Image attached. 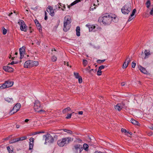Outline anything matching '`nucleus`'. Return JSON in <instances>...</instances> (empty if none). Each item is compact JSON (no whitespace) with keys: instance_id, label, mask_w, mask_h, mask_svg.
I'll list each match as a JSON object with an SVG mask.
<instances>
[{"instance_id":"nucleus-42","label":"nucleus","mask_w":153,"mask_h":153,"mask_svg":"<svg viewBox=\"0 0 153 153\" xmlns=\"http://www.w3.org/2000/svg\"><path fill=\"white\" fill-rule=\"evenodd\" d=\"M105 59H104L102 60H100L99 59L97 60V63H101L104 62L105 61Z\"/></svg>"},{"instance_id":"nucleus-54","label":"nucleus","mask_w":153,"mask_h":153,"mask_svg":"<svg viewBox=\"0 0 153 153\" xmlns=\"http://www.w3.org/2000/svg\"><path fill=\"white\" fill-rule=\"evenodd\" d=\"M47 13L45 11V20H47Z\"/></svg>"},{"instance_id":"nucleus-52","label":"nucleus","mask_w":153,"mask_h":153,"mask_svg":"<svg viewBox=\"0 0 153 153\" xmlns=\"http://www.w3.org/2000/svg\"><path fill=\"white\" fill-rule=\"evenodd\" d=\"M16 138L12 140V142H10V143H12L16 142Z\"/></svg>"},{"instance_id":"nucleus-3","label":"nucleus","mask_w":153,"mask_h":153,"mask_svg":"<svg viewBox=\"0 0 153 153\" xmlns=\"http://www.w3.org/2000/svg\"><path fill=\"white\" fill-rule=\"evenodd\" d=\"M43 138L45 139V144L48 143L51 144L53 142L54 139L51 135L49 134H47L43 135Z\"/></svg>"},{"instance_id":"nucleus-16","label":"nucleus","mask_w":153,"mask_h":153,"mask_svg":"<svg viewBox=\"0 0 153 153\" xmlns=\"http://www.w3.org/2000/svg\"><path fill=\"white\" fill-rule=\"evenodd\" d=\"M130 121L131 123L134 125H137L138 126H140V123L138 122L134 119H131L130 120Z\"/></svg>"},{"instance_id":"nucleus-58","label":"nucleus","mask_w":153,"mask_h":153,"mask_svg":"<svg viewBox=\"0 0 153 153\" xmlns=\"http://www.w3.org/2000/svg\"><path fill=\"white\" fill-rule=\"evenodd\" d=\"M149 128L151 129H152V130H153V125H150L149 126Z\"/></svg>"},{"instance_id":"nucleus-63","label":"nucleus","mask_w":153,"mask_h":153,"mask_svg":"<svg viewBox=\"0 0 153 153\" xmlns=\"http://www.w3.org/2000/svg\"><path fill=\"white\" fill-rule=\"evenodd\" d=\"M152 135V132H149L148 134V135L149 136H151Z\"/></svg>"},{"instance_id":"nucleus-31","label":"nucleus","mask_w":153,"mask_h":153,"mask_svg":"<svg viewBox=\"0 0 153 153\" xmlns=\"http://www.w3.org/2000/svg\"><path fill=\"white\" fill-rule=\"evenodd\" d=\"M53 9V8L51 6H48V7L47 8L46 10L48 12H49V11L51 10H52Z\"/></svg>"},{"instance_id":"nucleus-61","label":"nucleus","mask_w":153,"mask_h":153,"mask_svg":"<svg viewBox=\"0 0 153 153\" xmlns=\"http://www.w3.org/2000/svg\"><path fill=\"white\" fill-rule=\"evenodd\" d=\"M16 142H17L19 141H20L19 138H16Z\"/></svg>"},{"instance_id":"nucleus-34","label":"nucleus","mask_w":153,"mask_h":153,"mask_svg":"<svg viewBox=\"0 0 153 153\" xmlns=\"http://www.w3.org/2000/svg\"><path fill=\"white\" fill-rule=\"evenodd\" d=\"M146 7L147 8H149V6L150 5L151 3L149 1H148L146 2Z\"/></svg>"},{"instance_id":"nucleus-60","label":"nucleus","mask_w":153,"mask_h":153,"mask_svg":"<svg viewBox=\"0 0 153 153\" xmlns=\"http://www.w3.org/2000/svg\"><path fill=\"white\" fill-rule=\"evenodd\" d=\"M132 19H133V18H131V17H129L128 19V22H130Z\"/></svg>"},{"instance_id":"nucleus-8","label":"nucleus","mask_w":153,"mask_h":153,"mask_svg":"<svg viewBox=\"0 0 153 153\" xmlns=\"http://www.w3.org/2000/svg\"><path fill=\"white\" fill-rule=\"evenodd\" d=\"M74 151H75L76 153H77L78 152L80 153L82 150L83 149L82 146L81 145L78 144L74 146Z\"/></svg>"},{"instance_id":"nucleus-64","label":"nucleus","mask_w":153,"mask_h":153,"mask_svg":"<svg viewBox=\"0 0 153 153\" xmlns=\"http://www.w3.org/2000/svg\"><path fill=\"white\" fill-rule=\"evenodd\" d=\"M13 149H12V150H11L9 152V153H13Z\"/></svg>"},{"instance_id":"nucleus-45","label":"nucleus","mask_w":153,"mask_h":153,"mask_svg":"<svg viewBox=\"0 0 153 153\" xmlns=\"http://www.w3.org/2000/svg\"><path fill=\"white\" fill-rule=\"evenodd\" d=\"M105 67V66L103 65H101L99 67L98 69H99V70H101L102 69H104V68Z\"/></svg>"},{"instance_id":"nucleus-15","label":"nucleus","mask_w":153,"mask_h":153,"mask_svg":"<svg viewBox=\"0 0 153 153\" xmlns=\"http://www.w3.org/2000/svg\"><path fill=\"white\" fill-rule=\"evenodd\" d=\"M31 67L34 66H37L39 65L38 62L37 61L30 60Z\"/></svg>"},{"instance_id":"nucleus-19","label":"nucleus","mask_w":153,"mask_h":153,"mask_svg":"<svg viewBox=\"0 0 153 153\" xmlns=\"http://www.w3.org/2000/svg\"><path fill=\"white\" fill-rule=\"evenodd\" d=\"M139 69L140 70L141 72L144 74H147V71H146L145 68L143 67L140 66L139 67Z\"/></svg>"},{"instance_id":"nucleus-59","label":"nucleus","mask_w":153,"mask_h":153,"mask_svg":"<svg viewBox=\"0 0 153 153\" xmlns=\"http://www.w3.org/2000/svg\"><path fill=\"white\" fill-rule=\"evenodd\" d=\"M64 62L65 65H67L68 66H69L68 63V62Z\"/></svg>"},{"instance_id":"nucleus-4","label":"nucleus","mask_w":153,"mask_h":153,"mask_svg":"<svg viewBox=\"0 0 153 153\" xmlns=\"http://www.w3.org/2000/svg\"><path fill=\"white\" fill-rule=\"evenodd\" d=\"M131 10V6L130 3H127L122 8V13L125 14H128Z\"/></svg>"},{"instance_id":"nucleus-56","label":"nucleus","mask_w":153,"mask_h":153,"mask_svg":"<svg viewBox=\"0 0 153 153\" xmlns=\"http://www.w3.org/2000/svg\"><path fill=\"white\" fill-rule=\"evenodd\" d=\"M78 114H79L82 115L83 114V111H79L78 112Z\"/></svg>"},{"instance_id":"nucleus-55","label":"nucleus","mask_w":153,"mask_h":153,"mask_svg":"<svg viewBox=\"0 0 153 153\" xmlns=\"http://www.w3.org/2000/svg\"><path fill=\"white\" fill-rule=\"evenodd\" d=\"M150 13V15H153V8L151 10Z\"/></svg>"},{"instance_id":"nucleus-30","label":"nucleus","mask_w":153,"mask_h":153,"mask_svg":"<svg viewBox=\"0 0 153 153\" xmlns=\"http://www.w3.org/2000/svg\"><path fill=\"white\" fill-rule=\"evenodd\" d=\"M25 47L23 46L22 48L19 49V52H25Z\"/></svg>"},{"instance_id":"nucleus-32","label":"nucleus","mask_w":153,"mask_h":153,"mask_svg":"<svg viewBox=\"0 0 153 153\" xmlns=\"http://www.w3.org/2000/svg\"><path fill=\"white\" fill-rule=\"evenodd\" d=\"M128 64H127L126 62L125 61V62L124 63L123 65V68H126L128 66Z\"/></svg>"},{"instance_id":"nucleus-1","label":"nucleus","mask_w":153,"mask_h":153,"mask_svg":"<svg viewBox=\"0 0 153 153\" xmlns=\"http://www.w3.org/2000/svg\"><path fill=\"white\" fill-rule=\"evenodd\" d=\"M112 21L114 22H116L118 21V18L116 16L112 17L107 13L103 15L98 20L99 22H102L105 25H109Z\"/></svg>"},{"instance_id":"nucleus-51","label":"nucleus","mask_w":153,"mask_h":153,"mask_svg":"<svg viewBox=\"0 0 153 153\" xmlns=\"http://www.w3.org/2000/svg\"><path fill=\"white\" fill-rule=\"evenodd\" d=\"M21 56V58L23 57L24 56V52H19Z\"/></svg>"},{"instance_id":"nucleus-5","label":"nucleus","mask_w":153,"mask_h":153,"mask_svg":"<svg viewBox=\"0 0 153 153\" xmlns=\"http://www.w3.org/2000/svg\"><path fill=\"white\" fill-rule=\"evenodd\" d=\"M41 105L39 101L37 100H36L34 103V108L35 111L39 113H42V112L45 111L44 110L41 109L39 111L38 110L40 107Z\"/></svg>"},{"instance_id":"nucleus-9","label":"nucleus","mask_w":153,"mask_h":153,"mask_svg":"<svg viewBox=\"0 0 153 153\" xmlns=\"http://www.w3.org/2000/svg\"><path fill=\"white\" fill-rule=\"evenodd\" d=\"M65 141V138H63L62 139L58 140L57 144L59 146L63 147L66 144Z\"/></svg>"},{"instance_id":"nucleus-28","label":"nucleus","mask_w":153,"mask_h":153,"mask_svg":"<svg viewBox=\"0 0 153 153\" xmlns=\"http://www.w3.org/2000/svg\"><path fill=\"white\" fill-rule=\"evenodd\" d=\"M131 61V59L128 56L127 58L126 59L125 61L126 62L127 64L128 65L130 62Z\"/></svg>"},{"instance_id":"nucleus-26","label":"nucleus","mask_w":153,"mask_h":153,"mask_svg":"<svg viewBox=\"0 0 153 153\" xmlns=\"http://www.w3.org/2000/svg\"><path fill=\"white\" fill-rule=\"evenodd\" d=\"M35 22L36 25V26L39 28V29L41 28L40 24L39 23L37 20H35Z\"/></svg>"},{"instance_id":"nucleus-40","label":"nucleus","mask_w":153,"mask_h":153,"mask_svg":"<svg viewBox=\"0 0 153 153\" xmlns=\"http://www.w3.org/2000/svg\"><path fill=\"white\" fill-rule=\"evenodd\" d=\"M120 104H121V106L122 107V108H125L126 107L125 104L123 102H122Z\"/></svg>"},{"instance_id":"nucleus-46","label":"nucleus","mask_w":153,"mask_h":153,"mask_svg":"<svg viewBox=\"0 0 153 153\" xmlns=\"http://www.w3.org/2000/svg\"><path fill=\"white\" fill-rule=\"evenodd\" d=\"M7 30L4 28L3 30V34L4 35H5L7 33Z\"/></svg>"},{"instance_id":"nucleus-7","label":"nucleus","mask_w":153,"mask_h":153,"mask_svg":"<svg viewBox=\"0 0 153 153\" xmlns=\"http://www.w3.org/2000/svg\"><path fill=\"white\" fill-rule=\"evenodd\" d=\"M21 107V105L20 103H17L16 105L13 107V109L11 110L10 113L11 114H12L18 111Z\"/></svg>"},{"instance_id":"nucleus-33","label":"nucleus","mask_w":153,"mask_h":153,"mask_svg":"<svg viewBox=\"0 0 153 153\" xmlns=\"http://www.w3.org/2000/svg\"><path fill=\"white\" fill-rule=\"evenodd\" d=\"M83 64L84 66H86L88 64L87 61L85 59L83 60Z\"/></svg>"},{"instance_id":"nucleus-20","label":"nucleus","mask_w":153,"mask_h":153,"mask_svg":"<svg viewBox=\"0 0 153 153\" xmlns=\"http://www.w3.org/2000/svg\"><path fill=\"white\" fill-rule=\"evenodd\" d=\"M115 108L116 109L120 111L122 108V107L121 106V104L118 103L115 106Z\"/></svg>"},{"instance_id":"nucleus-35","label":"nucleus","mask_w":153,"mask_h":153,"mask_svg":"<svg viewBox=\"0 0 153 153\" xmlns=\"http://www.w3.org/2000/svg\"><path fill=\"white\" fill-rule=\"evenodd\" d=\"M74 74L75 78L76 79L78 78L80 76L79 75V74L77 73H76L75 72H74Z\"/></svg>"},{"instance_id":"nucleus-13","label":"nucleus","mask_w":153,"mask_h":153,"mask_svg":"<svg viewBox=\"0 0 153 153\" xmlns=\"http://www.w3.org/2000/svg\"><path fill=\"white\" fill-rule=\"evenodd\" d=\"M24 66L25 68L31 67L30 60L26 61L24 63Z\"/></svg>"},{"instance_id":"nucleus-37","label":"nucleus","mask_w":153,"mask_h":153,"mask_svg":"<svg viewBox=\"0 0 153 153\" xmlns=\"http://www.w3.org/2000/svg\"><path fill=\"white\" fill-rule=\"evenodd\" d=\"M136 11V10L135 9H133V11L132 12V13L131 15V17H132L134 15Z\"/></svg>"},{"instance_id":"nucleus-41","label":"nucleus","mask_w":153,"mask_h":153,"mask_svg":"<svg viewBox=\"0 0 153 153\" xmlns=\"http://www.w3.org/2000/svg\"><path fill=\"white\" fill-rule=\"evenodd\" d=\"M77 79H78V82L79 83H80L82 82V79L81 76Z\"/></svg>"},{"instance_id":"nucleus-38","label":"nucleus","mask_w":153,"mask_h":153,"mask_svg":"<svg viewBox=\"0 0 153 153\" xmlns=\"http://www.w3.org/2000/svg\"><path fill=\"white\" fill-rule=\"evenodd\" d=\"M27 137L26 136H24L22 137H21L20 138V141H22L23 140H25L27 139Z\"/></svg>"},{"instance_id":"nucleus-57","label":"nucleus","mask_w":153,"mask_h":153,"mask_svg":"<svg viewBox=\"0 0 153 153\" xmlns=\"http://www.w3.org/2000/svg\"><path fill=\"white\" fill-rule=\"evenodd\" d=\"M7 150H8V151L9 152V151H10V150H10V147L9 146L7 147Z\"/></svg>"},{"instance_id":"nucleus-23","label":"nucleus","mask_w":153,"mask_h":153,"mask_svg":"<svg viewBox=\"0 0 153 153\" xmlns=\"http://www.w3.org/2000/svg\"><path fill=\"white\" fill-rule=\"evenodd\" d=\"M5 100L6 101L8 102H11L13 101L12 98H10L9 97L5 98Z\"/></svg>"},{"instance_id":"nucleus-50","label":"nucleus","mask_w":153,"mask_h":153,"mask_svg":"<svg viewBox=\"0 0 153 153\" xmlns=\"http://www.w3.org/2000/svg\"><path fill=\"white\" fill-rule=\"evenodd\" d=\"M76 3V0H75V1H74V2H73L71 4V6H72L74 5H75V4H76V3Z\"/></svg>"},{"instance_id":"nucleus-17","label":"nucleus","mask_w":153,"mask_h":153,"mask_svg":"<svg viewBox=\"0 0 153 153\" xmlns=\"http://www.w3.org/2000/svg\"><path fill=\"white\" fill-rule=\"evenodd\" d=\"M65 138L66 140L65 142L66 144H68L73 140V139L71 137H65Z\"/></svg>"},{"instance_id":"nucleus-11","label":"nucleus","mask_w":153,"mask_h":153,"mask_svg":"<svg viewBox=\"0 0 153 153\" xmlns=\"http://www.w3.org/2000/svg\"><path fill=\"white\" fill-rule=\"evenodd\" d=\"M3 69L6 72H10L13 71V69L11 67L9 66H4L3 67Z\"/></svg>"},{"instance_id":"nucleus-53","label":"nucleus","mask_w":153,"mask_h":153,"mask_svg":"<svg viewBox=\"0 0 153 153\" xmlns=\"http://www.w3.org/2000/svg\"><path fill=\"white\" fill-rule=\"evenodd\" d=\"M121 131L122 132L126 133L127 132V131L126 129H125L123 128H121Z\"/></svg>"},{"instance_id":"nucleus-47","label":"nucleus","mask_w":153,"mask_h":153,"mask_svg":"<svg viewBox=\"0 0 153 153\" xmlns=\"http://www.w3.org/2000/svg\"><path fill=\"white\" fill-rule=\"evenodd\" d=\"M136 65V63L134 62H132L131 67L133 68H134Z\"/></svg>"},{"instance_id":"nucleus-25","label":"nucleus","mask_w":153,"mask_h":153,"mask_svg":"<svg viewBox=\"0 0 153 153\" xmlns=\"http://www.w3.org/2000/svg\"><path fill=\"white\" fill-rule=\"evenodd\" d=\"M71 110V108L70 107H68L67 108L63 110L62 112L63 113H65L66 112Z\"/></svg>"},{"instance_id":"nucleus-24","label":"nucleus","mask_w":153,"mask_h":153,"mask_svg":"<svg viewBox=\"0 0 153 153\" xmlns=\"http://www.w3.org/2000/svg\"><path fill=\"white\" fill-rule=\"evenodd\" d=\"M88 146L87 144L85 143L83 145V149L85 151H88Z\"/></svg>"},{"instance_id":"nucleus-29","label":"nucleus","mask_w":153,"mask_h":153,"mask_svg":"<svg viewBox=\"0 0 153 153\" xmlns=\"http://www.w3.org/2000/svg\"><path fill=\"white\" fill-rule=\"evenodd\" d=\"M7 88V86L5 82L3 83L1 86H0V88L1 89H4L6 88Z\"/></svg>"},{"instance_id":"nucleus-39","label":"nucleus","mask_w":153,"mask_h":153,"mask_svg":"<svg viewBox=\"0 0 153 153\" xmlns=\"http://www.w3.org/2000/svg\"><path fill=\"white\" fill-rule=\"evenodd\" d=\"M72 115V114H67V116L66 117V118L67 119L70 118Z\"/></svg>"},{"instance_id":"nucleus-2","label":"nucleus","mask_w":153,"mask_h":153,"mask_svg":"<svg viewBox=\"0 0 153 153\" xmlns=\"http://www.w3.org/2000/svg\"><path fill=\"white\" fill-rule=\"evenodd\" d=\"M71 22V17L69 16H66L64 19L63 30L66 32L70 27V24Z\"/></svg>"},{"instance_id":"nucleus-44","label":"nucleus","mask_w":153,"mask_h":153,"mask_svg":"<svg viewBox=\"0 0 153 153\" xmlns=\"http://www.w3.org/2000/svg\"><path fill=\"white\" fill-rule=\"evenodd\" d=\"M101 71L100 70H99L98 69V71L97 72V75L98 76H100L101 74Z\"/></svg>"},{"instance_id":"nucleus-27","label":"nucleus","mask_w":153,"mask_h":153,"mask_svg":"<svg viewBox=\"0 0 153 153\" xmlns=\"http://www.w3.org/2000/svg\"><path fill=\"white\" fill-rule=\"evenodd\" d=\"M65 132H67L68 134H71L72 133V131L69 130H67L66 129H62Z\"/></svg>"},{"instance_id":"nucleus-18","label":"nucleus","mask_w":153,"mask_h":153,"mask_svg":"<svg viewBox=\"0 0 153 153\" xmlns=\"http://www.w3.org/2000/svg\"><path fill=\"white\" fill-rule=\"evenodd\" d=\"M86 26L87 27H88L89 29V31H91L95 28V26L94 25H89L87 24L86 25Z\"/></svg>"},{"instance_id":"nucleus-43","label":"nucleus","mask_w":153,"mask_h":153,"mask_svg":"<svg viewBox=\"0 0 153 153\" xmlns=\"http://www.w3.org/2000/svg\"><path fill=\"white\" fill-rule=\"evenodd\" d=\"M52 60L53 62H55L56 60V56H53L52 58Z\"/></svg>"},{"instance_id":"nucleus-14","label":"nucleus","mask_w":153,"mask_h":153,"mask_svg":"<svg viewBox=\"0 0 153 153\" xmlns=\"http://www.w3.org/2000/svg\"><path fill=\"white\" fill-rule=\"evenodd\" d=\"M7 88L11 87L13 84V82L10 81H7L5 82Z\"/></svg>"},{"instance_id":"nucleus-12","label":"nucleus","mask_w":153,"mask_h":153,"mask_svg":"<svg viewBox=\"0 0 153 153\" xmlns=\"http://www.w3.org/2000/svg\"><path fill=\"white\" fill-rule=\"evenodd\" d=\"M144 53L145 55V56L144 57L145 59L148 58L151 55V54L150 53V51L148 50H145L144 51Z\"/></svg>"},{"instance_id":"nucleus-49","label":"nucleus","mask_w":153,"mask_h":153,"mask_svg":"<svg viewBox=\"0 0 153 153\" xmlns=\"http://www.w3.org/2000/svg\"><path fill=\"white\" fill-rule=\"evenodd\" d=\"M76 3V0H75V1H74V2H73L71 4V6H72L74 5H75V4H76V3Z\"/></svg>"},{"instance_id":"nucleus-62","label":"nucleus","mask_w":153,"mask_h":153,"mask_svg":"<svg viewBox=\"0 0 153 153\" xmlns=\"http://www.w3.org/2000/svg\"><path fill=\"white\" fill-rule=\"evenodd\" d=\"M125 85V82H122L121 83V85L122 86H124Z\"/></svg>"},{"instance_id":"nucleus-22","label":"nucleus","mask_w":153,"mask_h":153,"mask_svg":"<svg viewBox=\"0 0 153 153\" xmlns=\"http://www.w3.org/2000/svg\"><path fill=\"white\" fill-rule=\"evenodd\" d=\"M59 8L61 7V9L63 11H64L65 8V7L64 4H61V3L59 4L58 5Z\"/></svg>"},{"instance_id":"nucleus-10","label":"nucleus","mask_w":153,"mask_h":153,"mask_svg":"<svg viewBox=\"0 0 153 153\" xmlns=\"http://www.w3.org/2000/svg\"><path fill=\"white\" fill-rule=\"evenodd\" d=\"M29 140L30 142L29 149V150H30L33 149V146L34 145V139L33 137H31L30 138Z\"/></svg>"},{"instance_id":"nucleus-21","label":"nucleus","mask_w":153,"mask_h":153,"mask_svg":"<svg viewBox=\"0 0 153 153\" xmlns=\"http://www.w3.org/2000/svg\"><path fill=\"white\" fill-rule=\"evenodd\" d=\"M80 28L79 26H77L76 27V35L78 36H80Z\"/></svg>"},{"instance_id":"nucleus-48","label":"nucleus","mask_w":153,"mask_h":153,"mask_svg":"<svg viewBox=\"0 0 153 153\" xmlns=\"http://www.w3.org/2000/svg\"><path fill=\"white\" fill-rule=\"evenodd\" d=\"M40 133H41V132H39V131L36 132H34L33 133L32 135H35L37 134H39Z\"/></svg>"},{"instance_id":"nucleus-36","label":"nucleus","mask_w":153,"mask_h":153,"mask_svg":"<svg viewBox=\"0 0 153 153\" xmlns=\"http://www.w3.org/2000/svg\"><path fill=\"white\" fill-rule=\"evenodd\" d=\"M49 12H50V14L51 16H54V10H53V9L52 10H50Z\"/></svg>"},{"instance_id":"nucleus-6","label":"nucleus","mask_w":153,"mask_h":153,"mask_svg":"<svg viewBox=\"0 0 153 153\" xmlns=\"http://www.w3.org/2000/svg\"><path fill=\"white\" fill-rule=\"evenodd\" d=\"M18 24L20 25V28L21 30L26 32L27 27L25 23L23 20H20L18 22Z\"/></svg>"}]
</instances>
